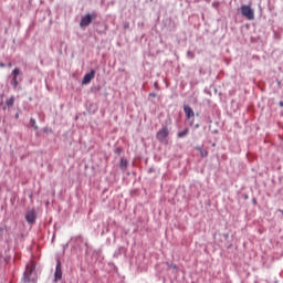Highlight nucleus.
<instances>
[{
    "instance_id": "obj_1",
    "label": "nucleus",
    "mask_w": 283,
    "mask_h": 283,
    "mask_svg": "<svg viewBox=\"0 0 283 283\" xmlns=\"http://www.w3.org/2000/svg\"><path fill=\"white\" fill-rule=\"evenodd\" d=\"M241 14L245 17L248 21H253L255 19V11L249 4L241 6Z\"/></svg>"
},
{
    "instance_id": "obj_2",
    "label": "nucleus",
    "mask_w": 283,
    "mask_h": 283,
    "mask_svg": "<svg viewBox=\"0 0 283 283\" xmlns=\"http://www.w3.org/2000/svg\"><path fill=\"white\" fill-rule=\"evenodd\" d=\"M167 136H169V128H167V126H164L156 134V138L159 143H167Z\"/></svg>"
},
{
    "instance_id": "obj_3",
    "label": "nucleus",
    "mask_w": 283,
    "mask_h": 283,
    "mask_svg": "<svg viewBox=\"0 0 283 283\" xmlns=\"http://www.w3.org/2000/svg\"><path fill=\"white\" fill-rule=\"evenodd\" d=\"M96 13H87L81 19L80 28H87L92 23L93 19H96Z\"/></svg>"
},
{
    "instance_id": "obj_4",
    "label": "nucleus",
    "mask_w": 283,
    "mask_h": 283,
    "mask_svg": "<svg viewBox=\"0 0 283 283\" xmlns=\"http://www.w3.org/2000/svg\"><path fill=\"white\" fill-rule=\"evenodd\" d=\"M34 269H35L34 263L31 262L27 264V269L24 271L23 279H22L24 283L30 282V275H32V273L34 272Z\"/></svg>"
},
{
    "instance_id": "obj_5",
    "label": "nucleus",
    "mask_w": 283,
    "mask_h": 283,
    "mask_svg": "<svg viewBox=\"0 0 283 283\" xmlns=\"http://www.w3.org/2000/svg\"><path fill=\"white\" fill-rule=\"evenodd\" d=\"M63 280V269L61 268V261L57 260L53 282H61Z\"/></svg>"
},
{
    "instance_id": "obj_6",
    "label": "nucleus",
    "mask_w": 283,
    "mask_h": 283,
    "mask_svg": "<svg viewBox=\"0 0 283 283\" xmlns=\"http://www.w3.org/2000/svg\"><path fill=\"white\" fill-rule=\"evenodd\" d=\"M25 220L28 224H34L36 222V211L34 209L29 210L25 214Z\"/></svg>"
},
{
    "instance_id": "obj_7",
    "label": "nucleus",
    "mask_w": 283,
    "mask_h": 283,
    "mask_svg": "<svg viewBox=\"0 0 283 283\" xmlns=\"http://www.w3.org/2000/svg\"><path fill=\"white\" fill-rule=\"evenodd\" d=\"M96 76V71L92 70L90 73L85 74L82 80V85H90L92 83V80Z\"/></svg>"
},
{
    "instance_id": "obj_8",
    "label": "nucleus",
    "mask_w": 283,
    "mask_h": 283,
    "mask_svg": "<svg viewBox=\"0 0 283 283\" xmlns=\"http://www.w3.org/2000/svg\"><path fill=\"white\" fill-rule=\"evenodd\" d=\"M19 74H21L20 69H14L12 71V75H13L12 85H13L14 90H17V87H19V78H18Z\"/></svg>"
},
{
    "instance_id": "obj_9",
    "label": "nucleus",
    "mask_w": 283,
    "mask_h": 283,
    "mask_svg": "<svg viewBox=\"0 0 283 283\" xmlns=\"http://www.w3.org/2000/svg\"><path fill=\"white\" fill-rule=\"evenodd\" d=\"M184 112L186 114V118H193L196 116V113H193V108H191L189 105L184 106Z\"/></svg>"
},
{
    "instance_id": "obj_10",
    "label": "nucleus",
    "mask_w": 283,
    "mask_h": 283,
    "mask_svg": "<svg viewBox=\"0 0 283 283\" xmlns=\"http://www.w3.org/2000/svg\"><path fill=\"white\" fill-rule=\"evenodd\" d=\"M17 101V97L14 95H11L9 98L6 99V105L10 109V107H14V102Z\"/></svg>"
},
{
    "instance_id": "obj_11",
    "label": "nucleus",
    "mask_w": 283,
    "mask_h": 283,
    "mask_svg": "<svg viewBox=\"0 0 283 283\" xmlns=\"http://www.w3.org/2000/svg\"><path fill=\"white\" fill-rule=\"evenodd\" d=\"M127 165H129L127 159L122 158L119 163V169H122V171H125V169H127Z\"/></svg>"
},
{
    "instance_id": "obj_12",
    "label": "nucleus",
    "mask_w": 283,
    "mask_h": 283,
    "mask_svg": "<svg viewBox=\"0 0 283 283\" xmlns=\"http://www.w3.org/2000/svg\"><path fill=\"white\" fill-rule=\"evenodd\" d=\"M189 134V128H185L184 130L178 133V138H185Z\"/></svg>"
},
{
    "instance_id": "obj_13",
    "label": "nucleus",
    "mask_w": 283,
    "mask_h": 283,
    "mask_svg": "<svg viewBox=\"0 0 283 283\" xmlns=\"http://www.w3.org/2000/svg\"><path fill=\"white\" fill-rule=\"evenodd\" d=\"M30 125L34 128V129H39V126L36 125V119L34 118H30Z\"/></svg>"
},
{
    "instance_id": "obj_14",
    "label": "nucleus",
    "mask_w": 283,
    "mask_h": 283,
    "mask_svg": "<svg viewBox=\"0 0 283 283\" xmlns=\"http://www.w3.org/2000/svg\"><path fill=\"white\" fill-rule=\"evenodd\" d=\"M200 155H201L202 158H207V156H209V151H207V150H201V151H200Z\"/></svg>"
},
{
    "instance_id": "obj_15",
    "label": "nucleus",
    "mask_w": 283,
    "mask_h": 283,
    "mask_svg": "<svg viewBox=\"0 0 283 283\" xmlns=\"http://www.w3.org/2000/svg\"><path fill=\"white\" fill-rule=\"evenodd\" d=\"M170 269H178V265L171 264V265H170Z\"/></svg>"
},
{
    "instance_id": "obj_16",
    "label": "nucleus",
    "mask_w": 283,
    "mask_h": 283,
    "mask_svg": "<svg viewBox=\"0 0 283 283\" xmlns=\"http://www.w3.org/2000/svg\"><path fill=\"white\" fill-rule=\"evenodd\" d=\"M149 96H151L153 98H156V93H150Z\"/></svg>"
},
{
    "instance_id": "obj_17",
    "label": "nucleus",
    "mask_w": 283,
    "mask_h": 283,
    "mask_svg": "<svg viewBox=\"0 0 283 283\" xmlns=\"http://www.w3.org/2000/svg\"><path fill=\"white\" fill-rule=\"evenodd\" d=\"M196 149H197V151H201V150H202V148H201V147H197Z\"/></svg>"
},
{
    "instance_id": "obj_18",
    "label": "nucleus",
    "mask_w": 283,
    "mask_h": 283,
    "mask_svg": "<svg viewBox=\"0 0 283 283\" xmlns=\"http://www.w3.org/2000/svg\"><path fill=\"white\" fill-rule=\"evenodd\" d=\"M0 67H6V64H3V63H0Z\"/></svg>"
},
{
    "instance_id": "obj_19",
    "label": "nucleus",
    "mask_w": 283,
    "mask_h": 283,
    "mask_svg": "<svg viewBox=\"0 0 283 283\" xmlns=\"http://www.w3.org/2000/svg\"><path fill=\"white\" fill-rule=\"evenodd\" d=\"M8 67H12V63H9V64H8Z\"/></svg>"
},
{
    "instance_id": "obj_20",
    "label": "nucleus",
    "mask_w": 283,
    "mask_h": 283,
    "mask_svg": "<svg viewBox=\"0 0 283 283\" xmlns=\"http://www.w3.org/2000/svg\"><path fill=\"white\" fill-rule=\"evenodd\" d=\"M116 151H117V154H120V149H119V148H117V150H116Z\"/></svg>"
},
{
    "instance_id": "obj_21",
    "label": "nucleus",
    "mask_w": 283,
    "mask_h": 283,
    "mask_svg": "<svg viewBox=\"0 0 283 283\" xmlns=\"http://www.w3.org/2000/svg\"><path fill=\"white\" fill-rule=\"evenodd\" d=\"M280 106L283 107V102H280Z\"/></svg>"
},
{
    "instance_id": "obj_22",
    "label": "nucleus",
    "mask_w": 283,
    "mask_h": 283,
    "mask_svg": "<svg viewBox=\"0 0 283 283\" xmlns=\"http://www.w3.org/2000/svg\"><path fill=\"white\" fill-rule=\"evenodd\" d=\"M15 118H19V114L15 115Z\"/></svg>"
},
{
    "instance_id": "obj_23",
    "label": "nucleus",
    "mask_w": 283,
    "mask_h": 283,
    "mask_svg": "<svg viewBox=\"0 0 283 283\" xmlns=\"http://www.w3.org/2000/svg\"><path fill=\"white\" fill-rule=\"evenodd\" d=\"M6 109H7V107L4 106V107H3V111H6Z\"/></svg>"
}]
</instances>
